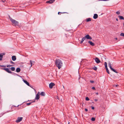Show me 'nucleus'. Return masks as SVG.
<instances>
[{"instance_id":"f257e3e1","label":"nucleus","mask_w":124,"mask_h":124,"mask_svg":"<svg viewBox=\"0 0 124 124\" xmlns=\"http://www.w3.org/2000/svg\"><path fill=\"white\" fill-rule=\"evenodd\" d=\"M55 64L59 69H60L63 65L62 62V61L59 59H56L55 60Z\"/></svg>"},{"instance_id":"f03ea898","label":"nucleus","mask_w":124,"mask_h":124,"mask_svg":"<svg viewBox=\"0 0 124 124\" xmlns=\"http://www.w3.org/2000/svg\"><path fill=\"white\" fill-rule=\"evenodd\" d=\"M9 19L13 24L15 26H17L18 23V22L16 20L13 19L11 17L9 16Z\"/></svg>"},{"instance_id":"7ed1b4c3","label":"nucleus","mask_w":124,"mask_h":124,"mask_svg":"<svg viewBox=\"0 0 124 124\" xmlns=\"http://www.w3.org/2000/svg\"><path fill=\"white\" fill-rule=\"evenodd\" d=\"M1 69L6 71V72L9 73H12V72L10 71L9 68H1Z\"/></svg>"},{"instance_id":"20e7f679","label":"nucleus","mask_w":124,"mask_h":124,"mask_svg":"<svg viewBox=\"0 0 124 124\" xmlns=\"http://www.w3.org/2000/svg\"><path fill=\"white\" fill-rule=\"evenodd\" d=\"M23 119V117H18L17 119L16 120V122L17 123H19Z\"/></svg>"},{"instance_id":"39448f33","label":"nucleus","mask_w":124,"mask_h":124,"mask_svg":"<svg viewBox=\"0 0 124 124\" xmlns=\"http://www.w3.org/2000/svg\"><path fill=\"white\" fill-rule=\"evenodd\" d=\"M39 95L40 92H38L37 94L36 95V97L35 98V99L37 100H39L40 98Z\"/></svg>"},{"instance_id":"423d86ee","label":"nucleus","mask_w":124,"mask_h":124,"mask_svg":"<svg viewBox=\"0 0 124 124\" xmlns=\"http://www.w3.org/2000/svg\"><path fill=\"white\" fill-rule=\"evenodd\" d=\"M94 60L98 64L101 62L100 61L97 57L95 58L94 59Z\"/></svg>"},{"instance_id":"0eeeda50","label":"nucleus","mask_w":124,"mask_h":124,"mask_svg":"<svg viewBox=\"0 0 124 124\" xmlns=\"http://www.w3.org/2000/svg\"><path fill=\"white\" fill-rule=\"evenodd\" d=\"M85 36V38L86 39H89L90 40L92 39V37L88 34L87 35Z\"/></svg>"},{"instance_id":"6e6552de","label":"nucleus","mask_w":124,"mask_h":124,"mask_svg":"<svg viewBox=\"0 0 124 124\" xmlns=\"http://www.w3.org/2000/svg\"><path fill=\"white\" fill-rule=\"evenodd\" d=\"M55 85V84L53 83H51L49 84V88L51 89Z\"/></svg>"},{"instance_id":"1a4fd4ad","label":"nucleus","mask_w":124,"mask_h":124,"mask_svg":"<svg viewBox=\"0 0 124 124\" xmlns=\"http://www.w3.org/2000/svg\"><path fill=\"white\" fill-rule=\"evenodd\" d=\"M54 1L55 0H50L49 1H46V3L51 4L52 3H53Z\"/></svg>"},{"instance_id":"9d476101","label":"nucleus","mask_w":124,"mask_h":124,"mask_svg":"<svg viewBox=\"0 0 124 124\" xmlns=\"http://www.w3.org/2000/svg\"><path fill=\"white\" fill-rule=\"evenodd\" d=\"M23 81L28 86H30L29 84L26 80H25L24 79H23Z\"/></svg>"},{"instance_id":"9b49d317","label":"nucleus","mask_w":124,"mask_h":124,"mask_svg":"<svg viewBox=\"0 0 124 124\" xmlns=\"http://www.w3.org/2000/svg\"><path fill=\"white\" fill-rule=\"evenodd\" d=\"M12 60L13 61H15L16 59V56L15 55L13 56L12 57Z\"/></svg>"},{"instance_id":"f8f14e48","label":"nucleus","mask_w":124,"mask_h":124,"mask_svg":"<svg viewBox=\"0 0 124 124\" xmlns=\"http://www.w3.org/2000/svg\"><path fill=\"white\" fill-rule=\"evenodd\" d=\"M30 64H31V66H30V68H31L32 66V65H34V63H34L35 62L34 61H32L31 60H30Z\"/></svg>"},{"instance_id":"ddd939ff","label":"nucleus","mask_w":124,"mask_h":124,"mask_svg":"<svg viewBox=\"0 0 124 124\" xmlns=\"http://www.w3.org/2000/svg\"><path fill=\"white\" fill-rule=\"evenodd\" d=\"M98 15L97 14H94V15L93 16V18L94 19H96L98 18Z\"/></svg>"},{"instance_id":"4468645a","label":"nucleus","mask_w":124,"mask_h":124,"mask_svg":"<svg viewBox=\"0 0 124 124\" xmlns=\"http://www.w3.org/2000/svg\"><path fill=\"white\" fill-rule=\"evenodd\" d=\"M88 43H89L90 44V45L92 46H93L94 45V43L90 41H88Z\"/></svg>"},{"instance_id":"2eb2a0df","label":"nucleus","mask_w":124,"mask_h":124,"mask_svg":"<svg viewBox=\"0 0 124 124\" xmlns=\"http://www.w3.org/2000/svg\"><path fill=\"white\" fill-rule=\"evenodd\" d=\"M40 94L41 95L43 96H45V93L43 92H41L40 94Z\"/></svg>"},{"instance_id":"dca6fc26","label":"nucleus","mask_w":124,"mask_h":124,"mask_svg":"<svg viewBox=\"0 0 124 124\" xmlns=\"http://www.w3.org/2000/svg\"><path fill=\"white\" fill-rule=\"evenodd\" d=\"M21 71V69L20 68H16V71L17 72H19Z\"/></svg>"},{"instance_id":"f3484780","label":"nucleus","mask_w":124,"mask_h":124,"mask_svg":"<svg viewBox=\"0 0 124 124\" xmlns=\"http://www.w3.org/2000/svg\"><path fill=\"white\" fill-rule=\"evenodd\" d=\"M118 17H119L120 19L124 20V18L123 16H119Z\"/></svg>"},{"instance_id":"a211bd4d","label":"nucleus","mask_w":124,"mask_h":124,"mask_svg":"<svg viewBox=\"0 0 124 124\" xmlns=\"http://www.w3.org/2000/svg\"><path fill=\"white\" fill-rule=\"evenodd\" d=\"M35 101H33L32 102H30L29 103H26V105H27L28 106H29L31 104L32 102H35Z\"/></svg>"},{"instance_id":"6ab92c4d","label":"nucleus","mask_w":124,"mask_h":124,"mask_svg":"<svg viewBox=\"0 0 124 124\" xmlns=\"http://www.w3.org/2000/svg\"><path fill=\"white\" fill-rule=\"evenodd\" d=\"M86 22H88L91 21V18H89L86 19Z\"/></svg>"},{"instance_id":"aec40b11","label":"nucleus","mask_w":124,"mask_h":124,"mask_svg":"<svg viewBox=\"0 0 124 124\" xmlns=\"http://www.w3.org/2000/svg\"><path fill=\"white\" fill-rule=\"evenodd\" d=\"M86 38H85V36L84 37H83V38H82V40H82V41H84L85 40H86Z\"/></svg>"},{"instance_id":"412c9836","label":"nucleus","mask_w":124,"mask_h":124,"mask_svg":"<svg viewBox=\"0 0 124 124\" xmlns=\"http://www.w3.org/2000/svg\"><path fill=\"white\" fill-rule=\"evenodd\" d=\"M3 55H0V61L2 60Z\"/></svg>"},{"instance_id":"4be33fe9","label":"nucleus","mask_w":124,"mask_h":124,"mask_svg":"<svg viewBox=\"0 0 124 124\" xmlns=\"http://www.w3.org/2000/svg\"><path fill=\"white\" fill-rule=\"evenodd\" d=\"M111 70L113 71L114 72H115V73H118V72L113 68Z\"/></svg>"},{"instance_id":"5701e85b","label":"nucleus","mask_w":124,"mask_h":124,"mask_svg":"<svg viewBox=\"0 0 124 124\" xmlns=\"http://www.w3.org/2000/svg\"><path fill=\"white\" fill-rule=\"evenodd\" d=\"M11 70L12 71H14L15 70V68L14 67H12L11 68Z\"/></svg>"},{"instance_id":"b1692460","label":"nucleus","mask_w":124,"mask_h":124,"mask_svg":"<svg viewBox=\"0 0 124 124\" xmlns=\"http://www.w3.org/2000/svg\"><path fill=\"white\" fill-rule=\"evenodd\" d=\"M93 70H96L97 69V68L96 67L94 66L93 67Z\"/></svg>"},{"instance_id":"393cba45","label":"nucleus","mask_w":124,"mask_h":124,"mask_svg":"<svg viewBox=\"0 0 124 124\" xmlns=\"http://www.w3.org/2000/svg\"><path fill=\"white\" fill-rule=\"evenodd\" d=\"M106 72L109 74H110L109 71L108 69H106Z\"/></svg>"},{"instance_id":"a878e982","label":"nucleus","mask_w":124,"mask_h":124,"mask_svg":"<svg viewBox=\"0 0 124 124\" xmlns=\"http://www.w3.org/2000/svg\"><path fill=\"white\" fill-rule=\"evenodd\" d=\"M95 120V119L94 117H92L91 118V120L92 121H94Z\"/></svg>"},{"instance_id":"bb28decb","label":"nucleus","mask_w":124,"mask_h":124,"mask_svg":"<svg viewBox=\"0 0 124 124\" xmlns=\"http://www.w3.org/2000/svg\"><path fill=\"white\" fill-rule=\"evenodd\" d=\"M120 35L123 37L124 36V33H122L120 34Z\"/></svg>"},{"instance_id":"cd10ccee","label":"nucleus","mask_w":124,"mask_h":124,"mask_svg":"<svg viewBox=\"0 0 124 124\" xmlns=\"http://www.w3.org/2000/svg\"><path fill=\"white\" fill-rule=\"evenodd\" d=\"M85 100H86L87 101H89V98L88 97H86Z\"/></svg>"},{"instance_id":"c85d7f7f","label":"nucleus","mask_w":124,"mask_h":124,"mask_svg":"<svg viewBox=\"0 0 124 124\" xmlns=\"http://www.w3.org/2000/svg\"><path fill=\"white\" fill-rule=\"evenodd\" d=\"M116 13L118 15H119L120 13V12L119 11H117L116 12Z\"/></svg>"},{"instance_id":"c756f323","label":"nucleus","mask_w":124,"mask_h":124,"mask_svg":"<svg viewBox=\"0 0 124 124\" xmlns=\"http://www.w3.org/2000/svg\"><path fill=\"white\" fill-rule=\"evenodd\" d=\"M109 67L110 68V69L111 70H112V69L113 68L112 67L111 64H110V66H109Z\"/></svg>"},{"instance_id":"7c9ffc66","label":"nucleus","mask_w":124,"mask_h":124,"mask_svg":"<svg viewBox=\"0 0 124 124\" xmlns=\"http://www.w3.org/2000/svg\"><path fill=\"white\" fill-rule=\"evenodd\" d=\"M12 66V65H7V66L8 67H10V66Z\"/></svg>"},{"instance_id":"2f4dec72","label":"nucleus","mask_w":124,"mask_h":124,"mask_svg":"<svg viewBox=\"0 0 124 124\" xmlns=\"http://www.w3.org/2000/svg\"><path fill=\"white\" fill-rule=\"evenodd\" d=\"M0 66L3 67H6V66L4 65H0Z\"/></svg>"},{"instance_id":"473e14b6","label":"nucleus","mask_w":124,"mask_h":124,"mask_svg":"<svg viewBox=\"0 0 124 124\" xmlns=\"http://www.w3.org/2000/svg\"><path fill=\"white\" fill-rule=\"evenodd\" d=\"M10 62L12 63L13 64H14L15 63L14 62H13L12 61H10Z\"/></svg>"},{"instance_id":"72a5a7b5","label":"nucleus","mask_w":124,"mask_h":124,"mask_svg":"<svg viewBox=\"0 0 124 124\" xmlns=\"http://www.w3.org/2000/svg\"><path fill=\"white\" fill-rule=\"evenodd\" d=\"M90 82L91 83H93L94 82V81L93 80H90Z\"/></svg>"},{"instance_id":"f704fd0d","label":"nucleus","mask_w":124,"mask_h":124,"mask_svg":"<svg viewBox=\"0 0 124 124\" xmlns=\"http://www.w3.org/2000/svg\"><path fill=\"white\" fill-rule=\"evenodd\" d=\"M92 89L93 90H95L96 89L95 87H92Z\"/></svg>"},{"instance_id":"c9c22d12","label":"nucleus","mask_w":124,"mask_h":124,"mask_svg":"<svg viewBox=\"0 0 124 124\" xmlns=\"http://www.w3.org/2000/svg\"><path fill=\"white\" fill-rule=\"evenodd\" d=\"M65 12H63V13H62V12H59L58 13V14H59V13H65Z\"/></svg>"},{"instance_id":"e433bc0d","label":"nucleus","mask_w":124,"mask_h":124,"mask_svg":"<svg viewBox=\"0 0 124 124\" xmlns=\"http://www.w3.org/2000/svg\"><path fill=\"white\" fill-rule=\"evenodd\" d=\"M104 65H105V66H107V64L106 62H105Z\"/></svg>"},{"instance_id":"4c0bfd02","label":"nucleus","mask_w":124,"mask_h":124,"mask_svg":"<svg viewBox=\"0 0 124 124\" xmlns=\"http://www.w3.org/2000/svg\"><path fill=\"white\" fill-rule=\"evenodd\" d=\"M92 109H94V107H92Z\"/></svg>"},{"instance_id":"58836bf2","label":"nucleus","mask_w":124,"mask_h":124,"mask_svg":"<svg viewBox=\"0 0 124 124\" xmlns=\"http://www.w3.org/2000/svg\"><path fill=\"white\" fill-rule=\"evenodd\" d=\"M85 110L86 111H88V109L87 108H85Z\"/></svg>"},{"instance_id":"ea45409f","label":"nucleus","mask_w":124,"mask_h":124,"mask_svg":"<svg viewBox=\"0 0 124 124\" xmlns=\"http://www.w3.org/2000/svg\"><path fill=\"white\" fill-rule=\"evenodd\" d=\"M94 100L95 101H97L98 100L97 99H95Z\"/></svg>"},{"instance_id":"a19ab883","label":"nucleus","mask_w":124,"mask_h":124,"mask_svg":"<svg viewBox=\"0 0 124 124\" xmlns=\"http://www.w3.org/2000/svg\"><path fill=\"white\" fill-rule=\"evenodd\" d=\"M105 69H108V68H107V66H105Z\"/></svg>"},{"instance_id":"79ce46f5","label":"nucleus","mask_w":124,"mask_h":124,"mask_svg":"<svg viewBox=\"0 0 124 124\" xmlns=\"http://www.w3.org/2000/svg\"><path fill=\"white\" fill-rule=\"evenodd\" d=\"M5 53H0V54H5Z\"/></svg>"},{"instance_id":"37998d69","label":"nucleus","mask_w":124,"mask_h":124,"mask_svg":"<svg viewBox=\"0 0 124 124\" xmlns=\"http://www.w3.org/2000/svg\"><path fill=\"white\" fill-rule=\"evenodd\" d=\"M83 41H82V40H81V41L80 42V43L81 44H82L83 42Z\"/></svg>"},{"instance_id":"c03bdc74","label":"nucleus","mask_w":124,"mask_h":124,"mask_svg":"<svg viewBox=\"0 0 124 124\" xmlns=\"http://www.w3.org/2000/svg\"><path fill=\"white\" fill-rule=\"evenodd\" d=\"M110 64H111L110 62H109L108 64V66H109L110 65Z\"/></svg>"},{"instance_id":"a18cd8bd","label":"nucleus","mask_w":124,"mask_h":124,"mask_svg":"<svg viewBox=\"0 0 124 124\" xmlns=\"http://www.w3.org/2000/svg\"><path fill=\"white\" fill-rule=\"evenodd\" d=\"M4 1H3V0H1V2H4Z\"/></svg>"},{"instance_id":"49530a36","label":"nucleus","mask_w":124,"mask_h":124,"mask_svg":"<svg viewBox=\"0 0 124 124\" xmlns=\"http://www.w3.org/2000/svg\"><path fill=\"white\" fill-rule=\"evenodd\" d=\"M117 85H115V87H116L117 86Z\"/></svg>"},{"instance_id":"de8ad7c7","label":"nucleus","mask_w":124,"mask_h":124,"mask_svg":"<svg viewBox=\"0 0 124 124\" xmlns=\"http://www.w3.org/2000/svg\"><path fill=\"white\" fill-rule=\"evenodd\" d=\"M14 74L15 75H17V76H18V75L16 74V73H14Z\"/></svg>"},{"instance_id":"09e8293b","label":"nucleus","mask_w":124,"mask_h":124,"mask_svg":"<svg viewBox=\"0 0 124 124\" xmlns=\"http://www.w3.org/2000/svg\"><path fill=\"white\" fill-rule=\"evenodd\" d=\"M116 20L117 21H118V19L117 18L116 19Z\"/></svg>"},{"instance_id":"8fccbe9b","label":"nucleus","mask_w":124,"mask_h":124,"mask_svg":"<svg viewBox=\"0 0 124 124\" xmlns=\"http://www.w3.org/2000/svg\"><path fill=\"white\" fill-rule=\"evenodd\" d=\"M96 94L97 95H98V93H96Z\"/></svg>"},{"instance_id":"3c124183","label":"nucleus","mask_w":124,"mask_h":124,"mask_svg":"<svg viewBox=\"0 0 124 124\" xmlns=\"http://www.w3.org/2000/svg\"><path fill=\"white\" fill-rule=\"evenodd\" d=\"M57 97V99H59V98H58V97L57 96V97Z\"/></svg>"},{"instance_id":"603ef678","label":"nucleus","mask_w":124,"mask_h":124,"mask_svg":"<svg viewBox=\"0 0 124 124\" xmlns=\"http://www.w3.org/2000/svg\"><path fill=\"white\" fill-rule=\"evenodd\" d=\"M115 39H116V40H117V38H115Z\"/></svg>"},{"instance_id":"864d4df0","label":"nucleus","mask_w":124,"mask_h":124,"mask_svg":"<svg viewBox=\"0 0 124 124\" xmlns=\"http://www.w3.org/2000/svg\"><path fill=\"white\" fill-rule=\"evenodd\" d=\"M68 124H69V122Z\"/></svg>"},{"instance_id":"5fc2aeb1","label":"nucleus","mask_w":124,"mask_h":124,"mask_svg":"<svg viewBox=\"0 0 124 124\" xmlns=\"http://www.w3.org/2000/svg\"><path fill=\"white\" fill-rule=\"evenodd\" d=\"M28 64H30L29 63H28Z\"/></svg>"}]
</instances>
